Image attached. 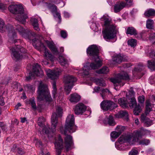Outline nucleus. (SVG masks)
I'll return each mask as SVG.
<instances>
[{"label":"nucleus","mask_w":155,"mask_h":155,"mask_svg":"<svg viewBox=\"0 0 155 155\" xmlns=\"http://www.w3.org/2000/svg\"><path fill=\"white\" fill-rule=\"evenodd\" d=\"M62 113V109L60 106L56 107V112L53 113L51 118V128L48 124H45V119L43 117H41L38 118L37 123L38 125L41 127H43L42 132L46 134H51L56 131V127L58 123V118L61 116Z\"/></svg>","instance_id":"nucleus-1"},{"label":"nucleus","mask_w":155,"mask_h":155,"mask_svg":"<svg viewBox=\"0 0 155 155\" xmlns=\"http://www.w3.org/2000/svg\"><path fill=\"white\" fill-rule=\"evenodd\" d=\"M54 138V144L56 149L57 155L61 154V150L64 147L65 148L67 151H68L69 148L73 143L72 136H66L64 139V143L61 136H55Z\"/></svg>","instance_id":"nucleus-2"},{"label":"nucleus","mask_w":155,"mask_h":155,"mask_svg":"<svg viewBox=\"0 0 155 155\" xmlns=\"http://www.w3.org/2000/svg\"><path fill=\"white\" fill-rule=\"evenodd\" d=\"M8 10L11 13L17 15L16 19L22 24L26 22L28 18V12L24 10L22 6L20 5H12L8 7Z\"/></svg>","instance_id":"nucleus-3"},{"label":"nucleus","mask_w":155,"mask_h":155,"mask_svg":"<svg viewBox=\"0 0 155 155\" xmlns=\"http://www.w3.org/2000/svg\"><path fill=\"white\" fill-rule=\"evenodd\" d=\"M105 29L103 31L104 38L107 41L114 38L115 36L116 26L112 24V20L108 18L104 19Z\"/></svg>","instance_id":"nucleus-4"},{"label":"nucleus","mask_w":155,"mask_h":155,"mask_svg":"<svg viewBox=\"0 0 155 155\" xmlns=\"http://www.w3.org/2000/svg\"><path fill=\"white\" fill-rule=\"evenodd\" d=\"M37 98L40 101L45 99L46 101L49 103L52 101V99L50 95L49 91L47 85L41 81L38 87Z\"/></svg>","instance_id":"nucleus-5"},{"label":"nucleus","mask_w":155,"mask_h":155,"mask_svg":"<svg viewBox=\"0 0 155 155\" xmlns=\"http://www.w3.org/2000/svg\"><path fill=\"white\" fill-rule=\"evenodd\" d=\"M77 128V126L74 125V118L73 114L68 115L67 118L65 128L64 130L63 127H61L60 132L62 134H64L65 136H70L67 134V133L68 132L70 133L74 132Z\"/></svg>","instance_id":"nucleus-6"},{"label":"nucleus","mask_w":155,"mask_h":155,"mask_svg":"<svg viewBox=\"0 0 155 155\" xmlns=\"http://www.w3.org/2000/svg\"><path fill=\"white\" fill-rule=\"evenodd\" d=\"M19 46L11 47L10 48L11 56L12 58L15 61L21 59L24 56V54L26 52V49L23 47L19 48Z\"/></svg>","instance_id":"nucleus-7"},{"label":"nucleus","mask_w":155,"mask_h":155,"mask_svg":"<svg viewBox=\"0 0 155 155\" xmlns=\"http://www.w3.org/2000/svg\"><path fill=\"white\" fill-rule=\"evenodd\" d=\"M36 41L37 40L36 38H34L32 40V41L33 42L32 44L34 46H35V48L40 51H44L45 57L51 61H53L54 59L53 55L48 52V50L46 48L43 43L39 41L38 44H35Z\"/></svg>","instance_id":"nucleus-8"},{"label":"nucleus","mask_w":155,"mask_h":155,"mask_svg":"<svg viewBox=\"0 0 155 155\" xmlns=\"http://www.w3.org/2000/svg\"><path fill=\"white\" fill-rule=\"evenodd\" d=\"M76 81V78L72 76L68 75L64 77V82L65 84V90L67 95L69 94L74 85V83Z\"/></svg>","instance_id":"nucleus-9"},{"label":"nucleus","mask_w":155,"mask_h":155,"mask_svg":"<svg viewBox=\"0 0 155 155\" xmlns=\"http://www.w3.org/2000/svg\"><path fill=\"white\" fill-rule=\"evenodd\" d=\"M129 77L128 74L126 73H123L119 74L118 76L115 78H111L110 80L113 83L114 86L120 85V86H123L124 83L122 81L123 80H128Z\"/></svg>","instance_id":"nucleus-10"},{"label":"nucleus","mask_w":155,"mask_h":155,"mask_svg":"<svg viewBox=\"0 0 155 155\" xmlns=\"http://www.w3.org/2000/svg\"><path fill=\"white\" fill-rule=\"evenodd\" d=\"M43 72L41 69L40 65L38 64H36L33 68V72H30L29 74V76L26 77V80L28 81L33 78L35 75L41 77L43 75Z\"/></svg>","instance_id":"nucleus-11"},{"label":"nucleus","mask_w":155,"mask_h":155,"mask_svg":"<svg viewBox=\"0 0 155 155\" xmlns=\"http://www.w3.org/2000/svg\"><path fill=\"white\" fill-rule=\"evenodd\" d=\"M45 6L50 11L54 17L58 18L59 20L58 23H60L61 21V18L60 13L57 11V7L54 5L47 2L45 3Z\"/></svg>","instance_id":"nucleus-12"},{"label":"nucleus","mask_w":155,"mask_h":155,"mask_svg":"<svg viewBox=\"0 0 155 155\" xmlns=\"http://www.w3.org/2000/svg\"><path fill=\"white\" fill-rule=\"evenodd\" d=\"M99 47L96 45H93L89 46L87 49V53L88 55L92 56L94 58H99Z\"/></svg>","instance_id":"nucleus-13"},{"label":"nucleus","mask_w":155,"mask_h":155,"mask_svg":"<svg viewBox=\"0 0 155 155\" xmlns=\"http://www.w3.org/2000/svg\"><path fill=\"white\" fill-rule=\"evenodd\" d=\"M100 106L103 110H107L114 109L117 107V105L111 101H104L101 103Z\"/></svg>","instance_id":"nucleus-14"},{"label":"nucleus","mask_w":155,"mask_h":155,"mask_svg":"<svg viewBox=\"0 0 155 155\" xmlns=\"http://www.w3.org/2000/svg\"><path fill=\"white\" fill-rule=\"evenodd\" d=\"M134 139L133 140L134 145L137 143L139 145H148L150 143V140L147 139H143L142 136H134Z\"/></svg>","instance_id":"nucleus-15"},{"label":"nucleus","mask_w":155,"mask_h":155,"mask_svg":"<svg viewBox=\"0 0 155 155\" xmlns=\"http://www.w3.org/2000/svg\"><path fill=\"white\" fill-rule=\"evenodd\" d=\"M129 106L131 108H133L135 106L134 113V115H138L141 112L142 108L139 104L137 105L136 101L135 98H132L130 103L129 104Z\"/></svg>","instance_id":"nucleus-16"},{"label":"nucleus","mask_w":155,"mask_h":155,"mask_svg":"<svg viewBox=\"0 0 155 155\" xmlns=\"http://www.w3.org/2000/svg\"><path fill=\"white\" fill-rule=\"evenodd\" d=\"M134 136H120L118 139V142L120 144H122L125 143H129L130 145H134L133 140Z\"/></svg>","instance_id":"nucleus-17"},{"label":"nucleus","mask_w":155,"mask_h":155,"mask_svg":"<svg viewBox=\"0 0 155 155\" xmlns=\"http://www.w3.org/2000/svg\"><path fill=\"white\" fill-rule=\"evenodd\" d=\"M20 34L25 39H28L31 34L30 32L28 30H25L20 25H18L16 28Z\"/></svg>","instance_id":"nucleus-18"},{"label":"nucleus","mask_w":155,"mask_h":155,"mask_svg":"<svg viewBox=\"0 0 155 155\" xmlns=\"http://www.w3.org/2000/svg\"><path fill=\"white\" fill-rule=\"evenodd\" d=\"M46 71L48 77L52 80L57 79L61 73V72L59 70L52 71L50 69H48L46 70Z\"/></svg>","instance_id":"nucleus-19"},{"label":"nucleus","mask_w":155,"mask_h":155,"mask_svg":"<svg viewBox=\"0 0 155 155\" xmlns=\"http://www.w3.org/2000/svg\"><path fill=\"white\" fill-rule=\"evenodd\" d=\"M86 108V106L83 104L79 103L75 107L74 109V113L76 115L81 114L85 111Z\"/></svg>","instance_id":"nucleus-20"},{"label":"nucleus","mask_w":155,"mask_h":155,"mask_svg":"<svg viewBox=\"0 0 155 155\" xmlns=\"http://www.w3.org/2000/svg\"><path fill=\"white\" fill-rule=\"evenodd\" d=\"M144 114H142L141 116V120L144 123V125L147 127H149L153 124V120L147 117Z\"/></svg>","instance_id":"nucleus-21"},{"label":"nucleus","mask_w":155,"mask_h":155,"mask_svg":"<svg viewBox=\"0 0 155 155\" xmlns=\"http://www.w3.org/2000/svg\"><path fill=\"white\" fill-rule=\"evenodd\" d=\"M45 42L48 47L50 49L54 54L57 55L59 54V52L53 41H50L48 40H46Z\"/></svg>","instance_id":"nucleus-22"},{"label":"nucleus","mask_w":155,"mask_h":155,"mask_svg":"<svg viewBox=\"0 0 155 155\" xmlns=\"http://www.w3.org/2000/svg\"><path fill=\"white\" fill-rule=\"evenodd\" d=\"M94 62L91 63L89 67L90 69H95L101 67L102 65V62L99 58H94Z\"/></svg>","instance_id":"nucleus-23"},{"label":"nucleus","mask_w":155,"mask_h":155,"mask_svg":"<svg viewBox=\"0 0 155 155\" xmlns=\"http://www.w3.org/2000/svg\"><path fill=\"white\" fill-rule=\"evenodd\" d=\"M124 127L118 126L115 129V131L111 133L110 136H120L125 129Z\"/></svg>","instance_id":"nucleus-24"},{"label":"nucleus","mask_w":155,"mask_h":155,"mask_svg":"<svg viewBox=\"0 0 155 155\" xmlns=\"http://www.w3.org/2000/svg\"><path fill=\"white\" fill-rule=\"evenodd\" d=\"M80 98V95L77 93H74L70 95L69 100L71 102L75 104L79 101Z\"/></svg>","instance_id":"nucleus-25"},{"label":"nucleus","mask_w":155,"mask_h":155,"mask_svg":"<svg viewBox=\"0 0 155 155\" xmlns=\"http://www.w3.org/2000/svg\"><path fill=\"white\" fill-rule=\"evenodd\" d=\"M125 2H121L115 4L114 7V12L117 13L120 12L125 7Z\"/></svg>","instance_id":"nucleus-26"},{"label":"nucleus","mask_w":155,"mask_h":155,"mask_svg":"<svg viewBox=\"0 0 155 155\" xmlns=\"http://www.w3.org/2000/svg\"><path fill=\"white\" fill-rule=\"evenodd\" d=\"M118 103L121 107L126 108L128 107V106H129V104L130 102H128L127 101L126 98L122 97L118 99Z\"/></svg>","instance_id":"nucleus-27"},{"label":"nucleus","mask_w":155,"mask_h":155,"mask_svg":"<svg viewBox=\"0 0 155 155\" xmlns=\"http://www.w3.org/2000/svg\"><path fill=\"white\" fill-rule=\"evenodd\" d=\"M123 59V58L122 56L119 55H117L113 58L112 63L113 64H119L122 62Z\"/></svg>","instance_id":"nucleus-28"},{"label":"nucleus","mask_w":155,"mask_h":155,"mask_svg":"<svg viewBox=\"0 0 155 155\" xmlns=\"http://www.w3.org/2000/svg\"><path fill=\"white\" fill-rule=\"evenodd\" d=\"M103 123L105 124H109L110 126H114L115 125L113 116L110 115L109 117L106 118L104 120Z\"/></svg>","instance_id":"nucleus-29"},{"label":"nucleus","mask_w":155,"mask_h":155,"mask_svg":"<svg viewBox=\"0 0 155 155\" xmlns=\"http://www.w3.org/2000/svg\"><path fill=\"white\" fill-rule=\"evenodd\" d=\"M126 33L127 35H130L135 36L137 34V32L136 30L133 27H128Z\"/></svg>","instance_id":"nucleus-30"},{"label":"nucleus","mask_w":155,"mask_h":155,"mask_svg":"<svg viewBox=\"0 0 155 155\" xmlns=\"http://www.w3.org/2000/svg\"><path fill=\"white\" fill-rule=\"evenodd\" d=\"M94 81L96 84L100 86L105 87L106 85L105 81L103 78H95L94 80Z\"/></svg>","instance_id":"nucleus-31"},{"label":"nucleus","mask_w":155,"mask_h":155,"mask_svg":"<svg viewBox=\"0 0 155 155\" xmlns=\"http://www.w3.org/2000/svg\"><path fill=\"white\" fill-rule=\"evenodd\" d=\"M8 35L10 39L12 41L14 40V42L15 43L17 42V40L15 39L16 37V35L15 30H11L8 33Z\"/></svg>","instance_id":"nucleus-32"},{"label":"nucleus","mask_w":155,"mask_h":155,"mask_svg":"<svg viewBox=\"0 0 155 155\" xmlns=\"http://www.w3.org/2000/svg\"><path fill=\"white\" fill-rule=\"evenodd\" d=\"M146 110L145 112V114L146 115H147L152 110V107L149 101L147 100L146 102Z\"/></svg>","instance_id":"nucleus-33"},{"label":"nucleus","mask_w":155,"mask_h":155,"mask_svg":"<svg viewBox=\"0 0 155 155\" xmlns=\"http://www.w3.org/2000/svg\"><path fill=\"white\" fill-rule=\"evenodd\" d=\"M144 15L146 17H149L155 16V10L153 9H150L146 10Z\"/></svg>","instance_id":"nucleus-34"},{"label":"nucleus","mask_w":155,"mask_h":155,"mask_svg":"<svg viewBox=\"0 0 155 155\" xmlns=\"http://www.w3.org/2000/svg\"><path fill=\"white\" fill-rule=\"evenodd\" d=\"M153 21L151 19H148L146 21V28L149 29H152L153 28Z\"/></svg>","instance_id":"nucleus-35"},{"label":"nucleus","mask_w":155,"mask_h":155,"mask_svg":"<svg viewBox=\"0 0 155 155\" xmlns=\"http://www.w3.org/2000/svg\"><path fill=\"white\" fill-rule=\"evenodd\" d=\"M31 21L34 29L37 31L39 30L40 29L38 27V20L36 18H33L31 19Z\"/></svg>","instance_id":"nucleus-36"},{"label":"nucleus","mask_w":155,"mask_h":155,"mask_svg":"<svg viewBox=\"0 0 155 155\" xmlns=\"http://www.w3.org/2000/svg\"><path fill=\"white\" fill-rule=\"evenodd\" d=\"M108 68L104 66L97 71V73L99 74H107L109 71Z\"/></svg>","instance_id":"nucleus-37"},{"label":"nucleus","mask_w":155,"mask_h":155,"mask_svg":"<svg viewBox=\"0 0 155 155\" xmlns=\"http://www.w3.org/2000/svg\"><path fill=\"white\" fill-rule=\"evenodd\" d=\"M52 84V87L53 88V90L52 91V96L53 98H54L56 97L57 96L56 83L55 81H54L53 82Z\"/></svg>","instance_id":"nucleus-38"},{"label":"nucleus","mask_w":155,"mask_h":155,"mask_svg":"<svg viewBox=\"0 0 155 155\" xmlns=\"http://www.w3.org/2000/svg\"><path fill=\"white\" fill-rule=\"evenodd\" d=\"M60 63L62 66H64L68 64V61L63 56L60 55L58 57Z\"/></svg>","instance_id":"nucleus-39"},{"label":"nucleus","mask_w":155,"mask_h":155,"mask_svg":"<svg viewBox=\"0 0 155 155\" xmlns=\"http://www.w3.org/2000/svg\"><path fill=\"white\" fill-rule=\"evenodd\" d=\"M148 67L152 71L155 69V62L154 60H149L147 61Z\"/></svg>","instance_id":"nucleus-40"},{"label":"nucleus","mask_w":155,"mask_h":155,"mask_svg":"<svg viewBox=\"0 0 155 155\" xmlns=\"http://www.w3.org/2000/svg\"><path fill=\"white\" fill-rule=\"evenodd\" d=\"M128 114L127 112L125 110H121L116 115L118 118H122L124 117H127Z\"/></svg>","instance_id":"nucleus-41"},{"label":"nucleus","mask_w":155,"mask_h":155,"mask_svg":"<svg viewBox=\"0 0 155 155\" xmlns=\"http://www.w3.org/2000/svg\"><path fill=\"white\" fill-rule=\"evenodd\" d=\"M5 23L3 20L0 18V32L3 33L5 31Z\"/></svg>","instance_id":"nucleus-42"},{"label":"nucleus","mask_w":155,"mask_h":155,"mask_svg":"<svg viewBox=\"0 0 155 155\" xmlns=\"http://www.w3.org/2000/svg\"><path fill=\"white\" fill-rule=\"evenodd\" d=\"M29 104L31 105L34 109L36 110V106L34 98L32 97L29 100Z\"/></svg>","instance_id":"nucleus-43"},{"label":"nucleus","mask_w":155,"mask_h":155,"mask_svg":"<svg viewBox=\"0 0 155 155\" xmlns=\"http://www.w3.org/2000/svg\"><path fill=\"white\" fill-rule=\"evenodd\" d=\"M25 88L28 91L31 92H32L35 89L34 86L30 84H26L25 86Z\"/></svg>","instance_id":"nucleus-44"},{"label":"nucleus","mask_w":155,"mask_h":155,"mask_svg":"<svg viewBox=\"0 0 155 155\" xmlns=\"http://www.w3.org/2000/svg\"><path fill=\"white\" fill-rule=\"evenodd\" d=\"M142 130V128H141L140 130H136L133 132L132 136H141ZM127 136H131V134H129Z\"/></svg>","instance_id":"nucleus-45"},{"label":"nucleus","mask_w":155,"mask_h":155,"mask_svg":"<svg viewBox=\"0 0 155 155\" xmlns=\"http://www.w3.org/2000/svg\"><path fill=\"white\" fill-rule=\"evenodd\" d=\"M137 41L133 39H132L129 40L128 41V45L130 46L131 47H134L136 45Z\"/></svg>","instance_id":"nucleus-46"},{"label":"nucleus","mask_w":155,"mask_h":155,"mask_svg":"<svg viewBox=\"0 0 155 155\" xmlns=\"http://www.w3.org/2000/svg\"><path fill=\"white\" fill-rule=\"evenodd\" d=\"M90 69L89 66L87 65L84 66V68H83V74L86 75H88L89 74L88 70Z\"/></svg>","instance_id":"nucleus-47"},{"label":"nucleus","mask_w":155,"mask_h":155,"mask_svg":"<svg viewBox=\"0 0 155 155\" xmlns=\"http://www.w3.org/2000/svg\"><path fill=\"white\" fill-rule=\"evenodd\" d=\"M16 152L20 155H23L25 153V151L23 149L19 147L18 148Z\"/></svg>","instance_id":"nucleus-48"},{"label":"nucleus","mask_w":155,"mask_h":155,"mask_svg":"<svg viewBox=\"0 0 155 155\" xmlns=\"http://www.w3.org/2000/svg\"><path fill=\"white\" fill-rule=\"evenodd\" d=\"M138 152V151L136 148H133L129 153V155H137Z\"/></svg>","instance_id":"nucleus-49"},{"label":"nucleus","mask_w":155,"mask_h":155,"mask_svg":"<svg viewBox=\"0 0 155 155\" xmlns=\"http://www.w3.org/2000/svg\"><path fill=\"white\" fill-rule=\"evenodd\" d=\"M60 34L61 37L64 38H66L67 37V33L65 31H61L60 32Z\"/></svg>","instance_id":"nucleus-50"},{"label":"nucleus","mask_w":155,"mask_h":155,"mask_svg":"<svg viewBox=\"0 0 155 155\" xmlns=\"http://www.w3.org/2000/svg\"><path fill=\"white\" fill-rule=\"evenodd\" d=\"M138 102L141 104H143L144 102L145 97L144 96L142 95L138 97Z\"/></svg>","instance_id":"nucleus-51"},{"label":"nucleus","mask_w":155,"mask_h":155,"mask_svg":"<svg viewBox=\"0 0 155 155\" xmlns=\"http://www.w3.org/2000/svg\"><path fill=\"white\" fill-rule=\"evenodd\" d=\"M0 127L2 130L4 131L5 130L7 129L6 124L2 122H0Z\"/></svg>","instance_id":"nucleus-52"},{"label":"nucleus","mask_w":155,"mask_h":155,"mask_svg":"<svg viewBox=\"0 0 155 155\" xmlns=\"http://www.w3.org/2000/svg\"><path fill=\"white\" fill-rule=\"evenodd\" d=\"M18 147V145L16 143L14 144L12 146L11 150L13 152H15Z\"/></svg>","instance_id":"nucleus-53"},{"label":"nucleus","mask_w":155,"mask_h":155,"mask_svg":"<svg viewBox=\"0 0 155 155\" xmlns=\"http://www.w3.org/2000/svg\"><path fill=\"white\" fill-rule=\"evenodd\" d=\"M126 2L125 3V6H130L132 5V1L131 0H125Z\"/></svg>","instance_id":"nucleus-54"},{"label":"nucleus","mask_w":155,"mask_h":155,"mask_svg":"<svg viewBox=\"0 0 155 155\" xmlns=\"http://www.w3.org/2000/svg\"><path fill=\"white\" fill-rule=\"evenodd\" d=\"M64 17L65 18H68L70 16V14L67 12L64 11Z\"/></svg>","instance_id":"nucleus-55"},{"label":"nucleus","mask_w":155,"mask_h":155,"mask_svg":"<svg viewBox=\"0 0 155 155\" xmlns=\"http://www.w3.org/2000/svg\"><path fill=\"white\" fill-rule=\"evenodd\" d=\"M101 89L100 87H95L94 89V91L93 92L94 93V92H98L99 91H100Z\"/></svg>","instance_id":"nucleus-56"},{"label":"nucleus","mask_w":155,"mask_h":155,"mask_svg":"<svg viewBox=\"0 0 155 155\" xmlns=\"http://www.w3.org/2000/svg\"><path fill=\"white\" fill-rule=\"evenodd\" d=\"M135 93L134 91L133 90L130 91L129 92V94H130L131 95V96L132 97L130 99V101H131V99L132 98H134L133 97H134V95Z\"/></svg>","instance_id":"nucleus-57"},{"label":"nucleus","mask_w":155,"mask_h":155,"mask_svg":"<svg viewBox=\"0 0 155 155\" xmlns=\"http://www.w3.org/2000/svg\"><path fill=\"white\" fill-rule=\"evenodd\" d=\"M0 104L1 106H3L5 104L4 100L3 97H2V99L0 100Z\"/></svg>","instance_id":"nucleus-58"},{"label":"nucleus","mask_w":155,"mask_h":155,"mask_svg":"<svg viewBox=\"0 0 155 155\" xmlns=\"http://www.w3.org/2000/svg\"><path fill=\"white\" fill-rule=\"evenodd\" d=\"M150 39H155V33H153L150 36Z\"/></svg>","instance_id":"nucleus-59"},{"label":"nucleus","mask_w":155,"mask_h":155,"mask_svg":"<svg viewBox=\"0 0 155 155\" xmlns=\"http://www.w3.org/2000/svg\"><path fill=\"white\" fill-rule=\"evenodd\" d=\"M21 122L23 123L26 120V118L25 117L21 118Z\"/></svg>","instance_id":"nucleus-60"},{"label":"nucleus","mask_w":155,"mask_h":155,"mask_svg":"<svg viewBox=\"0 0 155 155\" xmlns=\"http://www.w3.org/2000/svg\"><path fill=\"white\" fill-rule=\"evenodd\" d=\"M119 136H111V139L112 141H114V140L113 139H117Z\"/></svg>","instance_id":"nucleus-61"},{"label":"nucleus","mask_w":155,"mask_h":155,"mask_svg":"<svg viewBox=\"0 0 155 155\" xmlns=\"http://www.w3.org/2000/svg\"><path fill=\"white\" fill-rule=\"evenodd\" d=\"M102 92L103 93H104V94H105L104 93V92H109V90L107 89H103L102 90Z\"/></svg>","instance_id":"nucleus-62"},{"label":"nucleus","mask_w":155,"mask_h":155,"mask_svg":"<svg viewBox=\"0 0 155 155\" xmlns=\"http://www.w3.org/2000/svg\"><path fill=\"white\" fill-rule=\"evenodd\" d=\"M21 104L20 103H18L15 106V107L17 109H18V108L19 107L21 106Z\"/></svg>","instance_id":"nucleus-63"},{"label":"nucleus","mask_w":155,"mask_h":155,"mask_svg":"<svg viewBox=\"0 0 155 155\" xmlns=\"http://www.w3.org/2000/svg\"><path fill=\"white\" fill-rule=\"evenodd\" d=\"M22 95H23V96L21 97V98L22 99H25L26 98H27L26 96L25 95V94L24 93H23Z\"/></svg>","instance_id":"nucleus-64"}]
</instances>
